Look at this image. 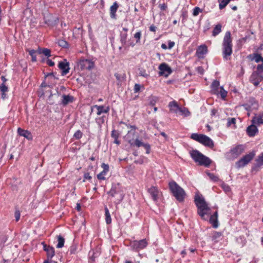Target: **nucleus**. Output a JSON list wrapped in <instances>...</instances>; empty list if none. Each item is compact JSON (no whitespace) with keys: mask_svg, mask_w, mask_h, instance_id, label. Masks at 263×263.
I'll return each instance as SVG.
<instances>
[{"mask_svg":"<svg viewBox=\"0 0 263 263\" xmlns=\"http://www.w3.org/2000/svg\"><path fill=\"white\" fill-rule=\"evenodd\" d=\"M232 41L233 39L230 31H227L222 43V55L224 60L228 61L231 59L233 53Z\"/></svg>","mask_w":263,"mask_h":263,"instance_id":"nucleus-1","label":"nucleus"},{"mask_svg":"<svg viewBox=\"0 0 263 263\" xmlns=\"http://www.w3.org/2000/svg\"><path fill=\"white\" fill-rule=\"evenodd\" d=\"M168 186L176 199L180 202H183L186 196L184 190L174 181L170 182Z\"/></svg>","mask_w":263,"mask_h":263,"instance_id":"nucleus-2","label":"nucleus"},{"mask_svg":"<svg viewBox=\"0 0 263 263\" xmlns=\"http://www.w3.org/2000/svg\"><path fill=\"white\" fill-rule=\"evenodd\" d=\"M190 155L193 160L199 165L209 167L212 163L211 160L198 150H192Z\"/></svg>","mask_w":263,"mask_h":263,"instance_id":"nucleus-3","label":"nucleus"},{"mask_svg":"<svg viewBox=\"0 0 263 263\" xmlns=\"http://www.w3.org/2000/svg\"><path fill=\"white\" fill-rule=\"evenodd\" d=\"M195 203L198 208V214L202 219H205V216L210 210V208L208 207L204 198L198 195L195 196Z\"/></svg>","mask_w":263,"mask_h":263,"instance_id":"nucleus-4","label":"nucleus"},{"mask_svg":"<svg viewBox=\"0 0 263 263\" xmlns=\"http://www.w3.org/2000/svg\"><path fill=\"white\" fill-rule=\"evenodd\" d=\"M262 124L263 116H254L252 120V124L247 128V135L250 137H254L258 132L257 126Z\"/></svg>","mask_w":263,"mask_h":263,"instance_id":"nucleus-5","label":"nucleus"},{"mask_svg":"<svg viewBox=\"0 0 263 263\" xmlns=\"http://www.w3.org/2000/svg\"><path fill=\"white\" fill-rule=\"evenodd\" d=\"M191 138L201 143L203 145L206 147H209L212 148L214 146V142L213 140L208 136L197 133H193L191 135Z\"/></svg>","mask_w":263,"mask_h":263,"instance_id":"nucleus-6","label":"nucleus"},{"mask_svg":"<svg viewBox=\"0 0 263 263\" xmlns=\"http://www.w3.org/2000/svg\"><path fill=\"white\" fill-rule=\"evenodd\" d=\"M245 146L242 144L237 145L227 152L224 156L228 160H234L238 157L245 151Z\"/></svg>","mask_w":263,"mask_h":263,"instance_id":"nucleus-7","label":"nucleus"},{"mask_svg":"<svg viewBox=\"0 0 263 263\" xmlns=\"http://www.w3.org/2000/svg\"><path fill=\"white\" fill-rule=\"evenodd\" d=\"M170 111L173 114H181L182 115H188L190 112L187 108L180 107L175 100L170 102L168 104Z\"/></svg>","mask_w":263,"mask_h":263,"instance_id":"nucleus-8","label":"nucleus"},{"mask_svg":"<svg viewBox=\"0 0 263 263\" xmlns=\"http://www.w3.org/2000/svg\"><path fill=\"white\" fill-rule=\"evenodd\" d=\"M211 92L213 94L217 96L220 95L221 98L224 99L227 96V91L225 90L222 86H220L219 82L217 80H214L211 85Z\"/></svg>","mask_w":263,"mask_h":263,"instance_id":"nucleus-9","label":"nucleus"},{"mask_svg":"<svg viewBox=\"0 0 263 263\" xmlns=\"http://www.w3.org/2000/svg\"><path fill=\"white\" fill-rule=\"evenodd\" d=\"M147 245V240L146 239H143L140 240L131 241L129 246L133 250L137 252L145 248Z\"/></svg>","mask_w":263,"mask_h":263,"instance_id":"nucleus-10","label":"nucleus"},{"mask_svg":"<svg viewBox=\"0 0 263 263\" xmlns=\"http://www.w3.org/2000/svg\"><path fill=\"white\" fill-rule=\"evenodd\" d=\"M78 65L82 70H91L95 67V62L92 59L81 58L79 62Z\"/></svg>","mask_w":263,"mask_h":263,"instance_id":"nucleus-11","label":"nucleus"},{"mask_svg":"<svg viewBox=\"0 0 263 263\" xmlns=\"http://www.w3.org/2000/svg\"><path fill=\"white\" fill-rule=\"evenodd\" d=\"M255 154L254 152H251L239 159L236 163V166L237 168L244 167L248 164L254 158Z\"/></svg>","mask_w":263,"mask_h":263,"instance_id":"nucleus-12","label":"nucleus"},{"mask_svg":"<svg viewBox=\"0 0 263 263\" xmlns=\"http://www.w3.org/2000/svg\"><path fill=\"white\" fill-rule=\"evenodd\" d=\"M107 194L112 197H114L116 195L119 194L120 195V200H122L123 198V191L120 183L112 184L111 189Z\"/></svg>","mask_w":263,"mask_h":263,"instance_id":"nucleus-13","label":"nucleus"},{"mask_svg":"<svg viewBox=\"0 0 263 263\" xmlns=\"http://www.w3.org/2000/svg\"><path fill=\"white\" fill-rule=\"evenodd\" d=\"M44 20L45 24H47L48 26L53 27L57 25L59 18L57 17H54L51 13H47L44 15Z\"/></svg>","mask_w":263,"mask_h":263,"instance_id":"nucleus-14","label":"nucleus"},{"mask_svg":"<svg viewBox=\"0 0 263 263\" xmlns=\"http://www.w3.org/2000/svg\"><path fill=\"white\" fill-rule=\"evenodd\" d=\"M127 127H129L131 129L128 131L124 138L130 144H132V143L134 141V139L135 138L136 129H137V127L135 125H129Z\"/></svg>","mask_w":263,"mask_h":263,"instance_id":"nucleus-15","label":"nucleus"},{"mask_svg":"<svg viewBox=\"0 0 263 263\" xmlns=\"http://www.w3.org/2000/svg\"><path fill=\"white\" fill-rule=\"evenodd\" d=\"M159 76H164L165 77L170 74L172 71L170 67L166 63H162L159 66Z\"/></svg>","mask_w":263,"mask_h":263,"instance_id":"nucleus-16","label":"nucleus"},{"mask_svg":"<svg viewBox=\"0 0 263 263\" xmlns=\"http://www.w3.org/2000/svg\"><path fill=\"white\" fill-rule=\"evenodd\" d=\"M109 111L108 107H104L103 106L94 105L91 107V112L95 113L98 115L101 114H106Z\"/></svg>","mask_w":263,"mask_h":263,"instance_id":"nucleus-17","label":"nucleus"},{"mask_svg":"<svg viewBox=\"0 0 263 263\" xmlns=\"http://www.w3.org/2000/svg\"><path fill=\"white\" fill-rule=\"evenodd\" d=\"M208 50L206 45H201L197 48L196 52L197 57L199 59H203L204 55L208 53Z\"/></svg>","mask_w":263,"mask_h":263,"instance_id":"nucleus-18","label":"nucleus"},{"mask_svg":"<svg viewBox=\"0 0 263 263\" xmlns=\"http://www.w3.org/2000/svg\"><path fill=\"white\" fill-rule=\"evenodd\" d=\"M58 67L62 70L61 74L62 76L67 74L69 71V64L66 60L59 62Z\"/></svg>","mask_w":263,"mask_h":263,"instance_id":"nucleus-19","label":"nucleus"},{"mask_svg":"<svg viewBox=\"0 0 263 263\" xmlns=\"http://www.w3.org/2000/svg\"><path fill=\"white\" fill-rule=\"evenodd\" d=\"M148 192L151 196L153 200L154 201H157L158 200L159 196V191L158 188L152 186L150 188L148 189Z\"/></svg>","mask_w":263,"mask_h":263,"instance_id":"nucleus-20","label":"nucleus"},{"mask_svg":"<svg viewBox=\"0 0 263 263\" xmlns=\"http://www.w3.org/2000/svg\"><path fill=\"white\" fill-rule=\"evenodd\" d=\"M17 133L20 136L25 137L28 140H32L33 139L32 134L28 130H25L19 127L17 129Z\"/></svg>","mask_w":263,"mask_h":263,"instance_id":"nucleus-21","label":"nucleus"},{"mask_svg":"<svg viewBox=\"0 0 263 263\" xmlns=\"http://www.w3.org/2000/svg\"><path fill=\"white\" fill-rule=\"evenodd\" d=\"M119 7V5L117 2H115L112 5H111L109 8L110 16L112 18H116V12L118 9Z\"/></svg>","mask_w":263,"mask_h":263,"instance_id":"nucleus-22","label":"nucleus"},{"mask_svg":"<svg viewBox=\"0 0 263 263\" xmlns=\"http://www.w3.org/2000/svg\"><path fill=\"white\" fill-rule=\"evenodd\" d=\"M243 106H245V108L247 110L248 108H249V109H256L258 107V103L256 102L255 99L252 98L250 99L248 103L246 104Z\"/></svg>","mask_w":263,"mask_h":263,"instance_id":"nucleus-23","label":"nucleus"},{"mask_svg":"<svg viewBox=\"0 0 263 263\" xmlns=\"http://www.w3.org/2000/svg\"><path fill=\"white\" fill-rule=\"evenodd\" d=\"M209 221L212 224L213 228H216L218 227V213L217 211H216L213 215H211Z\"/></svg>","mask_w":263,"mask_h":263,"instance_id":"nucleus-24","label":"nucleus"},{"mask_svg":"<svg viewBox=\"0 0 263 263\" xmlns=\"http://www.w3.org/2000/svg\"><path fill=\"white\" fill-rule=\"evenodd\" d=\"M262 80V78H260L259 76H256V74L253 73L251 74L250 78V82L256 86H258Z\"/></svg>","mask_w":263,"mask_h":263,"instance_id":"nucleus-25","label":"nucleus"},{"mask_svg":"<svg viewBox=\"0 0 263 263\" xmlns=\"http://www.w3.org/2000/svg\"><path fill=\"white\" fill-rule=\"evenodd\" d=\"M115 77H116V78L117 80V85L118 86H121L122 82H124V81H125L126 78V74L125 73H115Z\"/></svg>","mask_w":263,"mask_h":263,"instance_id":"nucleus-26","label":"nucleus"},{"mask_svg":"<svg viewBox=\"0 0 263 263\" xmlns=\"http://www.w3.org/2000/svg\"><path fill=\"white\" fill-rule=\"evenodd\" d=\"M256 164L253 167L254 170H258V168L263 165V153H261L256 159Z\"/></svg>","mask_w":263,"mask_h":263,"instance_id":"nucleus-27","label":"nucleus"},{"mask_svg":"<svg viewBox=\"0 0 263 263\" xmlns=\"http://www.w3.org/2000/svg\"><path fill=\"white\" fill-rule=\"evenodd\" d=\"M62 98L63 99L62 101V103L64 105H66L70 103H72L74 101L73 97L70 95H63Z\"/></svg>","mask_w":263,"mask_h":263,"instance_id":"nucleus-28","label":"nucleus"},{"mask_svg":"<svg viewBox=\"0 0 263 263\" xmlns=\"http://www.w3.org/2000/svg\"><path fill=\"white\" fill-rule=\"evenodd\" d=\"M100 254L99 251H92L89 253L90 262H92L95 261L96 258L98 257Z\"/></svg>","mask_w":263,"mask_h":263,"instance_id":"nucleus-29","label":"nucleus"},{"mask_svg":"<svg viewBox=\"0 0 263 263\" xmlns=\"http://www.w3.org/2000/svg\"><path fill=\"white\" fill-rule=\"evenodd\" d=\"M222 234L220 232L215 231L212 235V240L215 242H217L222 239Z\"/></svg>","mask_w":263,"mask_h":263,"instance_id":"nucleus-30","label":"nucleus"},{"mask_svg":"<svg viewBox=\"0 0 263 263\" xmlns=\"http://www.w3.org/2000/svg\"><path fill=\"white\" fill-rule=\"evenodd\" d=\"M253 73L263 79V63L258 65L256 71Z\"/></svg>","mask_w":263,"mask_h":263,"instance_id":"nucleus-31","label":"nucleus"},{"mask_svg":"<svg viewBox=\"0 0 263 263\" xmlns=\"http://www.w3.org/2000/svg\"><path fill=\"white\" fill-rule=\"evenodd\" d=\"M0 91L2 92V98L5 99L6 97V92L8 91V87L6 84L2 83L0 85Z\"/></svg>","mask_w":263,"mask_h":263,"instance_id":"nucleus-32","label":"nucleus"},{"mask_svg":"<svg viewBox=\"0 0 263 263\" xmlns=\"http://www.w3.org/2000/svg\"><path fill=\"white\" fill-rule=\"evenodd\" d=\"M221 25L220 24L216 25L212 31V35L216 36L221 32Z\"/></svg>","mask_w":263,"mask_h":263,"instance_id":"nucleus-33","label":"nucleus"},{"mask_svg":"<svg viewBox=\"0 0 263 263\" xmlns=\"http://www.w3.org/2000/svg\"><path fill=\"white\" fill-rule=\"evenodd\" d=\"M120 42L121 43L122 46H124L126 43V40L127 37V33L121 32L120 33Z\"/></svg>","mask_w":263,"mask_h":263,"instance_id":"nucleus-34","label":"nucleus"},{"mask_svg":"<svg viewBox=\"0 0 263 263\" xmlns=\"http://www.w3.org/2000/svg\"><path fill=\"white\" fill-rule=\"evenodd\" d=\"M78 245L77 243H73L70 247L69 251L70 254H76L78 252Z\"/></svg>","mask_w":263,"mask_h":263,"instance_id":"nucleus-35","label":"nucleus"},{"mask_svg":"<svg viewBox=\"0 0 263 263\" xmlns=\"http://www.w3.org/2000/svg\"><path fill=\"white\" fill-rule=\"evenodd\" d=\"M58 244L57 245V248H61L64 246L65 239L61 235L58 236Z\"/></svg>","mask_w":263,"mask_h":263,"instance_id":"nucleus-36","label":"nucleus"},{"mask_svg":"<svg viewBox=\"0 0 263 263\" xmlns=\"http://www.w3.org/2000/svg\"><path fill=\"white\" fill-rule=\"evenodd\" d=\"M105 221L107 224H110L111 222V218L107 208H105Z\"/></svg>","mask_w":263,"mask_h":263,"instance_id":"nucleus-37","label":"nucleus"},{"mask_svg":"<svg viewBox=\"0 0 263 263\" xmlns=\"http://www.w3.org/2000/svg\"><path fill=\"white\" fill-rule=\"evenodd\" d=\"M47 255L48 259H51L54 255V249L52 247L47 249Z\"/></svg>","mask_w":263,"mask_h":263,"instance_id":"nucleus-38","label":"nucleus"},{"mask_svg":"<svg viewBox=\"0 0 263 263\" xmlns=\"http://www.w3.org/2000/svg\"><path fill=\"white\" fill-rule=\"evenodd\" d=\"M58 45L60 47L64 48H68L69 47V44L66 41L64 40H59L58 41Z\"/></svg>","mask_w":263,"mask_h":263,"instance_id":"nucleus-39","label":"nucleus"},{"mask_svg":"<svg viewBox=\"0 0 263 263\" xmlns=\"http://www.w3.org/2000/svg\"><path fill=\"white\" fill-rule=\"evenodd\" d=\"M132 144H130L131 146H136L137 147L143 146L144 144L140 141L138 139H136L132 143Z\"/></svg>","mask_w":263,"mask_h":263,"instance_id":"nucleus-40","label":"nucleus"},{"mask_svg":"<svg viewBox=\"0 0 263 263\" xmlns=\"http://www.w3.org/2000/svg\"><path fill=\"white\" fill-rule=\"evenodd\" d=\"M39 53H43L45 56L50 57L51 56V50L47 48H43L40 50Z\"/></svg>","mask_w":263,"mask_h":263,"instance_id":"nucleus-41","label":"nucleus"},{"mask_svg":"<svg viewBox=\"0 0 263 263\" xmlns=\"http://www.w3.org/2000/svg\"><path fill=\"white\" fill-rule=\"evenodd\" d=\"M29 55L31 57V60L32 62L36 61V57L35 53L36 52V50L34 49L28 50Z\"/></svg>","mask_w":263,"mask_h":263,"instance_id":"nucleus-42","label":"nucleus"},{"mask_svg":"<svg viewBox=\"0 0 263 263\" xmlns=\"http://www.w3.org/2000/svg\"><path fill=\"white\" fill-rule=\"evenodd\" d=\"M141 36L142 33L141 31H139L134 34V37L136 39V42L137 43H139L140 42Z\"/></svg>","mask_w":263,"mask_h":263,"instance_id":"nucleus-43","label":"nucleus"},{"mask_svg":"<svg viewBox=\"0 0 263 263\" xmlns=\"http://www.w3.org/2000/svg\"><path fill=\"white\" fill-rule=\"evenodd\" d=\"M8 236L6 235H2L0 236V246H3L7 241Z\"/></svg>","mask_w":263,"mask_h":263,"instance_id":"nucleus-44","label":"nucleus"},{"mask_svg":"<svg viewBox=\"0 0 263 263\" xmlns=\"http://www.w3.org/2000/svg\"><path fill=\"white\" fill-rule=\"evenodd\" d=\"M106 173L103 171L101 172L99 174L97 175V178L100 180H104L106 179L105 176L106 175Z\"/></svg>","mask_w":263,"mask_h":263,"instance_id":"nucleus-45","label":"nucleus"},{"mask_svg":"<svg viewBox=\"0 0 263 263\" xmlns=\"http://www.w3.org/2000/svg\"><path fill=\"white\" fill-rule=\"evenodd\" d=\"M83 135V133L81 132L80 130H77L73 135V137L76 139H80L82 138Z\"/></svg>","mask_w":263,"mask_h":263,"instance_id":"nucleus-46","label":"nucleus"},{"mask_svg":"<svg viewBox=\"0 0 263 263\" xmlns=\"http://www.w3.org/2000/svg\"><path fill=\"white\" fill-rule=\"evenodd\" d=\"M202 10L198 7H196L193 9V15L194 16H197L200 12H201Z\"/></svg>","mask_w":263,"mask_h":263,"instance_id":"nucleus-47","label":"nucleus"},{"mask_svg":"<svg viewBox=\"0 0 263 263\" xmlns=\"http://www.w3.org/2000/svg\"><path fill=\"white\" fill-rule=\"evenodd\" d=\"M206 174H207L208 176H209V177L212 180H213L214 181H217L218 180V177L217 176H216L215 175H214V174L209 173V172H207Z\"/></svg>","mask_w":263,"mask_h":263,"instance_id":"nucleus-48","label":"nucleus"},{"mask_svg":"<svg viewBox=\"0 0 263 263\" xmlns=\"http://www.w3.org/2000/svg\"><path fill=\"white\" fill-rule=\"evenodd\" d=\"M101 167L103 168L102 171L106 172V173L109 172V167L108 164L102 163L101 164Z\"/></svg>","mask_w":263,"mask_h":263,"instance_id":"nucleus-49","label":"nucleus"},{"mask_svg":"<svg viewBox=\"0 0 263 263\" xmlns=\"http://www.w3.org/2000/svg\"><path fill=\"white\" fill-rule=\"evenodd\" d=\"M119 133L117 130H113L111 132V136L114 139H118L119 137Z\"/></svg>","mask_w":263,"mask_h":263,"instance_id":"nucleus-50","label":"nucleus"},{"mask_svg":"<svg viewBox=\"0 0 263 263\" xmlns=\"http://www.w3.org/2000/svg\"><path fill=\"white\" fill-rule=\"evenodd\" d=\"M235 122H236V119L234 118H233L231 119H229L228 123H227V126L229 127L232 124H233L234 125V126H235Z\"/></svg>","mask_w":263,"mask_h":263,"instance_id":"nucleus-51","label":"nucleus"},{"mask_svg":"<svg viewBox=\"0 0 263 263\" xmlns=\"http://www.w3.org/2000/svg\"><path fill=\"white\" fill-rule=\"evenodd\" d=\"M96 122L99 125H101L104 122V116L100 117L96 119Z\"/></svg>","mask_w":263,"mask_h":263,"instance_id":"nucleus-52","label":"nucleus"},{"mask_svg":"<svg viewBox=\"0 0 263 263\" xmlns=\"http://www.w3.org/2000/svg\"><path fill=\"white\" fill-rule=\"evenodd\" d=\"M141 86L139 84H135L134 85V91L135 93L138 92L140 91Z\"/></svg>","mask_w":263,"mask_h":263,"instance_id":"nucleus-53","label":"nucleus"},{"mask_svg":"<svg viewBox=\"0 0 263 263\" xmlns=\"http://www.w3.org/2000/svg\"><path fill=\"white\" fill-rule=\"evenodd\" d=\"M143 147L146 149V153L147 154H149L151 151L150 145L148 143H145Z\"/></svg>","mask_w":263,"mask_h":263,"instance_id":"nucleus-54","label":"nucleus"},{"mask_svg":"<svg viewBox=\"0 0 263 263\" xmlns=\"http://www.w3.org/2000/svg\"><path fill=\"white\" fill-rule=\"evenodd\" d=\"M159 7L161 11H165L167 9V5L163 3V4H160L159 5Z\"/></svg>","mask_w":263,"mask_h":263,"instance_id":"nucleus-55","label":"nucleus"},{"mask_svg":"<svg viewBox=\"0 0 263 263\" xmlns=\"http://www.w3.org/2000/svg\"><path fill=\"white\" fill-rule=\"evenodd\" d=\"M84 180L83 182L85 181V180H90L92 178L91 176L90 175L89 173H85L84 175Z\"/></svg>","mask_w":263,"mask_h":263,"instance_id":"nucleus-56","label":"nucleus"},{"mask_svg":"<svg viewBox=\"0 0 263 263\" xmlns=\"http://www.w3.org/2000/svg\"><path fill=\"white\" fill-rule=\"evenodd\" d=\"M197 71L200 74H203L204 72V70L202 66H198L196 68Z\"/></svg>","mask_w":263,"mask_h":263,"instance_id":"nucleus-57","label":"nucleus"},{"mask_svg":"<svg viewBox=\"0 0 263 263\" xmlns=\"http://www.w3.org/2000/svg\"><path fill=\"white\" fill-rule=\"evenodd\" d=\"M15 218L16 221H18L20 218V212L18 210H16L14 213Z\"/></svg>","mask_w":263,"mask_h":263,"instance_id":"nucleus-58","label":"nucleus"},{"mask_svg":"<svg viewBox=\"0 0 263 263\" xmlns=\"http://www.w3.org/2000/svg\"><path fill=\"white\" fill-rule=\"evenodd\" d=\"M261 57H262L260 55V54H255V56H254L255 61L257 63L260 62Z\"/></svg>","mask_w":263,"mask_h":263,"instance_id":"nucleus-59","label":"nucleus"},{"mask_svg":"<svg viewBox=\"0 0 263 263\" xmlns=\"http://www.w3.org/2000/svg\"><path fill=\"white\" fill-rule=\"evenodd\" d=\"M181 16L183 20H186L187 17V11L186 10L182 11Z\"/></svg>","mask_w":263,"mask_h":263,"instance_id":"nucleus-60","label":"nucleus"},{"mask_svg":"<svg viewBox=\"0 0 263 263\" xmlns=\"http://www.w3.org/2000/svg\"><path fill=\"white\" fill-rule=\"evenodd\" d=\"M175 45V43L173 41H169L168 42V48L172 49Z\"/></svg>","mask_w":263,"mask_h":263,"instance_id":"nucleus-61","label":"nucleus"},{"mask_svg":"<svg viewBox=\"0 0 263 263\" xmlns=\"http://www.w3.org/2000/svg\"><path fill=\"white\" fill-rule=\"evenodd\" d=\"M47 64L50 66H53L54 65V62L50 59L47 60Z\"/></svg>","mask_w":263,"mask_h":263,"instance_id":"nucleus-62","label":"nucleus"},{"mask_svg":"<svg viewBox=\"0 0 263 263\" xmlns=\"http://www.w3.org/2000/svg\"><path fill=\"white\" fill-rule=\"evenodd\" d=\"M156 27L154 25H152L149 27V29L151 31L155 32L156 31Z\"/></svg>","mask_w":263,"mask_h":263,"instance_id":"nucleus-63","label":"nucleus"},{"mask_svg":"<svg viewBox=\"0 0 263 263\" xmlns=\"http://www.w3.org/2000/svg\"><path fill=\"white\" fill-rule=\"evenodd\" d=\"M222 187H223V189L224 190V191H226V192H228V191H230V187L228 185L223 184L222 185Z\"/></svg>","mask_w":263,"mask_h":263,"instance_id":"nucleus-64","label":"nucleus"}]
</instances>
